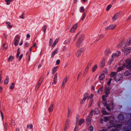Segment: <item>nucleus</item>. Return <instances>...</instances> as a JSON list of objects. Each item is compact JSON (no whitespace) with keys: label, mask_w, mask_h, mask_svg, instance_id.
I'll return each instance as SVG.
<instances>
[{"label":"nucleus","mask_w":131,"mask_h":131,"mask_svg":"<svg viewBox=\"0 0 131 131\" xmlns=\"http://www.w3.org/2000/svg\"><path fill=\"white\" fill-rule=\"evenodd\" d=\"M80 116L79 115H77L76 117V120L75 124L76 125L74 131H79L80 129V128L79 126H81L85 122L84 119L82 118L79 120Z\"/></svg>","instance_id":"1"},{"label":"nucleus","mask_w":131,"mask_h":131,"mask_svg":"<svg viewBox=\"0 0 131 131\" xmlns=\"http://www.w3.org/2000/svg\"><path fill=\"white\" fill-rule=\"evenodd\" d=\"M125 67H126L128 69H131V59H127L125 61V62L123 64Z\"/></svg>","instance_id":"2"},{"label":"nucleus","mask_w":131,"mask_h":131,"mask_svg":"<svg viewBox=\"0 0 131 131\" xmlns=\"http://www.w3.org/2000/svg\"><path fill=\"white\" fill-rule=\"evenodd\" d=\"M71 123L70 120L69 119H67L65 122L64 130L66 131L69 128Z\"/></svg>","instance_id":"3"},{"label":"nucleus","mask_w":131,"mask_h":131,"mask_svg":"<svg viewBox=\"0 0 131 131\" xmlns=\"http://www.w3.org/2000/svg\"><path fill=\"white\" fill-rule=\"evenodd\" d=\"M84 48H82L79 49L76 53V56L78 57H80L82 53L84 51Z\"/></svg>","instance_id":"4"},{"label":"nucleus","mask_w":131,"mask_h":131,"mask_svg":"<svg viewBox=\"0 0 131 131\" xmlns=\"http://www.w3.org/2000/svg\"><path fill=\"white\" fill-rule=\"evenodd\" d=\"M122 13V12H119L116 13L112 18V20L113 21H115L116 19H117L119 16H120Z\"/></svg>","instance_id":"5"},{"label":"nucleus","mask_w":131,"mask_h":131,"mask_svg":"<svg viewBox=\"0 0 131 131\" xmlns=\"http://www.w3.org/2000/svg\"><path fill=\"white\" fill-rule=\"evenodd\" d=\"M43 79L44 78L43 77L41 78L37 84L35 88V90H37L38 89L39 87L41 84L43 80Z\"/></svg>","instance_id":"6"},{"label":"nucleus","mask_w":131,"mask_h":131,"mask_svg":"<svg viewBox=\"0 0 131 131\" xmlns=\"http://www.w3.org/2000/svg\"><path fill=\"white\" fill-rule=\"evenodd\" d=\"M125 51L124 54L125 55L128 54L131 52V47H128L126 48H124Z\"/></svg>","instance_id":"7"},{"label":"nucleus","mask_w":131,"mask_h":131,"mask_svg":"<svg viewBox=\"0 0 131 131\" xmlns=\"http://www.w3.org/2000/svg\"><path fill=\"white\" fill-rule=\"evenodd\" d=\"M121 53L120 52L118 51H117L116 53H114L112 54V59L113 60L116 57H118L121 54Z\"/></svg>","instance_id":"8"},{"label":"nucleus","mask_w":131,"mask_h":131,"mask_svg":"<svg viewBox=\"0 0 131 131\" xmlns=\"http://www.w3.org/2000/svg\"><path fill=\"white\" fill-rule=\"evenodd\" d=\"M68 80V79L67 76H66V77L64 78L63 81L62 85L61 87V88L62 89L64 88L65 86V85Z\"/></svg>","instance_id":"9"},{"label":"nucleus","mask_w":131,"mask_h":131,"mask_svg":"<svg viewBox=\"0 0 131 131\" xmlns=\"http://www.w3.org/2000/svg\"><path fill=\"white\" fill-rule=\"evenodd\" d=\"M90 116H88L86 118L87 121V125H90V123L91 121V118Z\"/></svg>","instance_id":"10"},{"label":"nucleus","mask_w":131,"mask_h":131,"mask_svg":"<svg viewBox=\"0 0 131 131\" xmlns=\"http://www.w3.org/2000/svg\"><path fill=\"white\" fill-rule=\"evenodd\" d=\"M122 124H113L111 126H110L109 128L113 127L114 128H119L122 126Z\"/></svg>","instance_id":"11"},{"label":"nucleus","mask_w":131,"mask_h":131,"mask_svg":"<svg viewBox=\"0 0 131 131\" xmlns=\"http://www.w3.org/2000/svg\"><path fill=\"white\" fill-rule=\"evenodd\" d=\"M116 26V25H111L105 28V30H113L115 28Z\"/></svg>","instance_id":"12"},{"label":"nucleus","mask_w":131,"mask_h":131,"mask_svg":"<svg viewBox=\"0 0 131 131\" xmlns=\"http://www.w3.org/2000/svg\"><path fill=\"white\" fill-rule=\"evenodd\" d=\"M110 90L109 88L105 87V96L106 97H107L108 95L110 94L109 91Z\"/></svg>","instance_id":"13"},{"label":"nucleus","mask_w":131,"mask_h":131,"mask_svg":"<svg viewBox=\"0 0 131 131\" xmlns=\"http://www.w3.org/2000/svg\"><path fill=\"white\" fill-rule=\"evenodd\" d=\"M118 118L119 121H122L124 119V116L122 114H120L118 116Z\"/></svg>","instance_id":"14"},{"label":"nucleus","mask_w":131,"mask_h":131,"mask_svg":"<svg viewBox=\"0 0 131 131\" xmlns=\"http://www.w3.org/2000/svg\"><path fill=\"white\" fill-rule=\"evenodd\" d=\"M85 38V36L84 34L81 35L79 37L78 40H79L81 42H82L84 40Z\"/></svg>","instance_id":"15"},{"label":"nucleus","mask_w":131,"mask_h":131,"mask_svg":"<svg viewBox=\"0 0 131 131\" xmlns=\"http://www.w3.org/2000/svg\"><path fill=\"white\" fill-rule=\"evenodd\" d=\"M67 117H70L72 114L71 109L69 108H68Z\"/></svg>","instance_id":"16"},{"label":"nucleus","mask_w":131,"mask_h":131,"mask_svg":"<svg viewBox=\"0 0 131 131\" xmlns=\"http://www.w3.org/2000/svg\"><path fill=\"white\" fill-rule=\"evenodd\" d=\"M59 49L58 48H56L55 50L52 52L51 56V57L52 58L54 56V55L56 54H57L58 52Z\"/></svg>","instance_id":"17"},{"label":"nucleus","mask_w":131,"mask_h":131,"mask_svg":"<svg viewBox=\"0 0 131 131\" xmlns=\"http://www.w3.org/2000/svg\"><path fill=\"white\" fill-rule=\"evenodd\" d=\"M111 52L110 49H107L105 51L104 53L105 55L107 56Z\"/></svg>","instance_id":"18"},{"label":"nucleus","mask_w":131,"mask_h":131,"mask_svg":"<svg viewBox=\"0 0 131 131\" xmlns=\"http://www.w3.org/2000/svg\"><path fill=\"white\" fill-rule=\"evenodd\" d=\"M125 68V67L124 66H123V65L122 66L119 67L117 69V72H119L123 70Z\"/></svg>","instance_id":"19"},{"label":"nucleus","mask_w":131,"mask_h":131,"mask_svg":"<svg viewBox=\"0 0 131 131\" xmlns=\"http://www.w3.org/2000/svg\"><path fill=\"white\" fill-rule=\"evenodd\" d=\"M105 75L104 74H101L99 76V80L101 81L105 78Z\"/></svg>","instance_id":"20"},{"label":"nucleus","mask_w":131,"mask_h":131,"mask_svg":"<svg viewBox=\"0 0 131 131\" xmlns=\"http://www.w3.org/2000/svg\"><path fill=\"white\" fill-rule=\"evenodd\" d=\"M131 74V71H127L125 72L124 73V75L126 76H127Z\"/></svg>","instance_id":"21"},{"label":"nucleus","mask_w":131,"mask_h":131,"mask_svg":"<svg viewBox=\"0 0 131 131\" xmlns=\"http://www.w3.org/2000/svg\"><path fill=\"white\" fill-rule=\"evenodd\" d=\"M53 104H51L50 106V107L49 108L48 110L49 113L52 111L53 108Z\"/></svg>","instance_id":"22"},{"label":"nucleus","mask_w":131,"mask_h":131,"mask_svg":"<svg viewBox=\"0 0 131 131\" xmlns=\"http://www.w3.org/2000/svg\"><path fill=\"white\" fill-rule=\"evenodd\" d=\"M105 60L104 59L100 63V66L102 68H103L105 66Z\"/></svg>","instance_id":"23"},{"label":"nucleus","mask_w":131,"mask_h":131,"mask_svg":"<svg viewBox=\"0 0 131 131\" xmlns=\"http://www.w3.org/2000/svg\"><path fill=\"white\" fill-rule=\"evenodd\" d=\"M104 36V35L103 34H101L99 36V37L98 38H97L95 42H97L98 41L102 39L103 38V37Z\"/></svg>","instance_id":"24"},{"label":"nucleus","mask_w":131,"mask_h":131,"mask_svg":"<svg viewBox=\"0 0 131 131\" xmlns=\"http://www.w3.org/2000/svg\"><path fill=\"white\" fill-rule=\"evenodd\" d=\"M91 62H89L88 63V65L85 69V71H88V70H89V67H90L91 66Z\"/></svg>","instance_id":"25"},{"label":"nucleus","mask_w":131,"mask_h":131,"mask_svg":"<svg viewBox=\"0 0 131 131\" xmlns=\"http://www.w3.org/2000/svg\"><path fill=\"white\" fill-rule=\"evenodd\" d=\"M14 57L12 56L11 55L10 56L8 59V61L10 62L12 61L14 59Z\"/></svg>","instance_id":"26"},{"label":"nucleus","mask_w":131,"mask_h":131,"mask_svg":"<svg viewBox=\"0 0 131 131\" xmlns=\"http://www.w3.org/2000/svg\"><path fill=\"white\" fill-rule=\"evenodd\" d=\"M116 72H112L110 74V76L111 77H113L116 75Z\"/></svg>","instance_id":"27"},{"label":"nucleus","mask_w":131,"mask_h":131,"mask_svg":"<svg viewBox=\"0 0 131 131\" xmlns=\"http://www.w3.org/2000/svg\"><path fill=\"white\" fill-rule=\"evenodd\" d=\"M58 67V66L54 67L52 70V74H53L56 71Z\"/></svg>","instance_id":"28"},{"label":"nucleus","mask_w":131,"mask_h":131,"mask_svg":"<svg viewBox=\"0 0 131 131\" xmlns=\"http://www.w3.org/2000/svg\"><path fill=\"white\" fill-rule=\"evenodd\" d=\"M4 128L5 129L6 131H7L6 130H7V127L8 126V124L6 123H5L4 124Z\"/></svg>","instance_id":"29"},{"label":"nucleus","mask_w":131,"mask_h":131,"mask_svg":"<svg viewBox=\"0 0 131 131\" xmlns=\"http://www.w3.org/2000/svg\"><path fill=\"white\" fill-rule=\"evenodd\" d=\"M122 77H120V78L119 79H118V78L117 77H116L114 78V79L116 82H118V81H120V80H121V79H122Z\"/></svg>","instance_id":"30"},{"label":"nucleus","mask_w":131,"mask_h":131,"mask_svg":"<svg viewBox=\"0 0 131 131\" xmlns=\"http://www.w3.org/2000/svg\"><path fill=\"white\" fill-rule=\"evenodd\" d=\"M9 81V77L8 76H7L6 79L5 80L4 83L5 84H7Z\"/></svg>","instance_id":"31"},{"label":"nucleus","mask_w":131,"mask_h":131,"mask_svg":"<svg viewBox=\"0 0 131 131\" xmlns=\"http://www.w3.org/2000/svg\"><path fill=\"white\" fill-rule=\"evenodd\" d=\"M124 44V41H122L121 42V43L118 45L117 46V47L118 48H120Z\"/></svg>","instance_id":"32"},{"label":"nucleus","mask_w":131,"mask_h":131,"mask_svg":"<svg viewBox=\"0 0 131 131\" xmlns=\"http://www.w3.org/2000/svg\"><path fill=\"white\" fill-rule=\"evenodd\" d=\"M97 68V66L96 64H95L93 67L92 70L93 72H94L95 71L96 69Z\"/></svg>","instance_id":"33"},{"label":"nucleus","mask_w":131,"mask_h":131,"mask_svg":"<svg viewBox=\"0 0 131 131\" xmlns=\"http://www.w3.org/2000/svg\"><path fill=\"white\" fill-rule=\"evenodd\" d=\"M20 48H19L17 49V53L16 56V57L18 58L19 57V55L20 53Z\"/></svg>","instance_id":"34"},{"label":"nucleus","mask_w":131,"mask_h":131,"mask_svg":"<svg viewBox=\"0 0 131 131\" xmlns=\"http://www.w3.org/2000/svg\"><path fill=\"white\" fill-rule=\"evenodd\" d=\"M82 42H81L79 40H78V41L76 43V46L77 47H80V45Z\"/></svg>","instance_id":"35"},{"label":"nucleus","mask_w":131,"mask_h":131,"mask_svg":"<svg viewBox=\"0 0 131 131\" xmlns=\"http://www.w3.org/2000/svg\"><path fill=\"white\" fill-rule=\"evenodd\" d=\"M14 0H5V1L6 2V4L7 5H9L10 4V2L14 1Z\"/></svg>","instance_id":"36"},{"label":"nucleus","mask_w":131,"mask_h":131,"mask_svg":"<svg viewBox=\"0 0 131 131\" xmlns=\"http://www.w3.org/2000/svg\"><path fill=\"white\" fill-rule=\"evenodd\" d=\"M102 99L103 100V101H104L105 102H104V105H106V99L105 98V95H103L102 97Z\"/></svg>","instance_id":"37"},{"label":"nucleus","mask_w":131,"mask_h":131,"mask_svg":"<svg viewBox=\"0 0 131 131\" xmlns=\"http://www.w3.org/2000/svg\"><path fill=\"white\" fill-rule=\"evenodd\" d=\"M131 43V39L129 40H127L126 43L125 45L127 46L129 45Z\"/></svg>","instance_id":"38"},{"label":"nucleus","mask_w":131,"mask_h":131,"mask_svg":"<svg viewBox=\"0 0 131 131\" xmlns=\"http://www.w3.org/2000/svg\"><path fill=\"white\" fill-rule=\"evenodd\" d=\"M103 87H102L100 88L98 90V92L100 94H101L102 93V92L103 90Z\"/></svg>","instance_id":"39"},{"label":"nucleus","mask_w":131,"mask_h":131,"mask_svg":"<svg viewBox=\"0 0 131 131\" xmlns=\"http://www.w3.org/2000/svg\"><path fill=\"white\" fill-rule=\"evenodd\" d=\"M89 98V96H88V94L87 93H85L84 95L83 98L84 99H86L87 98Z\"/></svg>","instance_id":"40"},{"label":"nucleus","mask_w":131,"mask_h":131,"mask_svg":"<svg viewBox=\"0 0 131 131\" xmlns=\"http://www.w3.org/2000/svg\"><path fill=\"white\" fill-rule=\"evenodd\" d=\"M131 115V114L130 115ZM127 124L129 126L131 127V117L130 119L128 120L127 122Z\"/></svg>","instance_id":"41"},{"label":"nucleus","mask_w":131,"mask_h":131,"mask_svg":"<svg viewBox=\"0 0 131 131\" xmlns=\"http://www.w3.org/2000/svg\"><path fill=\"white\" fill-rule=\"evenodd\" d=\"M99 113V111L98 109L96 108L95 110V114H97Z\"/></svg>","instance_id":"42"},{"label":"nucleus","mask_w":131,"mask_h":131,"mask_svg":"<svg viewBox=\"0 0 131 131\" xmlns=\"http://www.w3.org/2000/svg\"><path fill=\"white\" fill-rule=\"evenodd\" d=\"M102 112L103 115H107L108 114L107 112L104 110H102Z\"/></svg>","instance_id":"43"},{"label":"nucleus","mask_w":131,"mask_h":131,"mask_svg":"<svg viewBox=\"0 0 131 131\" xmlns=\"http://www.w3.org/2000/svg\"><path fill=\"white\" fill-rule=\"evenodd\" d=\"M20 39V36L18 35H17L15 36V38L14 40H19Z\"/></svg>","instance_id":"44"},{"label":"nucleus","mask_w":131,"mask_h":131,"mask_svg":"<svg viewBox=\"0 0 131 131\" xmlns=\"http://www.w3.org/2000/svg\"><path fill=\"white\" fill-rule=\"evenodd\" d=\"M7 45L6 44H4L3 45V49H5V50H6L7 49Z\"/></svg>","instance_id":"45"},{"label":"nucleus","mask_w":131,"mask_h":131,"mask_svg":"<svg viewBox=\"0 0 131 131\" xmlns=\"http://www.w3.org/2000/svg\"><path fill=\"white\" fill-rule=\"evenodd\" d=\"M47 26L46 25H45L43 27L42 29L43 31L44 32H45L46 30V29L47 28Z\"/></svg>","instance_id":"46"},{"label":"nucleus","mask_w":131,"mask_h":131,"mask_svg":"<svg viewBox=\"0 0 131 131\" xmlns=\"http://www.w3.org/2000/svg\"><path fill=\"white\" fill-rule=\"evenodd\" d=\"M104 121L106 122L107 121H109L110 119V118L109 117H104Z\"/></svg>","instance_id":"47"},{"label":"nucleus","mask_w":131,"mask_h":131,"mask_svg":"<svg viewBox=\"0 0 131 131\" xmlns=\"http://www.w3.org/2000/svg\"><path fill=\"white\" fill-rule=\"evenodd\" d=\"M53 40L51 38H50V41H49V46H51L53 43Z\"/></svg>","instance_id":"48"},{"label":"nucleus","mask_w":131,"mask_h":131,"mask_svg":"<svg viewBox=\"0 0 131 131\" xmlns=\"http://www.w3.org/2000/svg\"><path fill=\"white\" fill-rule=\"evenodd\" d=\"M15 40V41L14 43V45L16 46L18 45V42L19 41V40Z\"/></svg>","instance_id":"49"},{"label":"nucleus","mask_w":131,"mask_h":131,"mask_svg":"<svg viewBox=\"0 0 131 131\" xmlns=\"http://www.w3.org/2000/svg\"><path fill=\"white\" fill-rule=\"evenodd\" d=\"M86 17V13L85 12L83 13V14L82 17V20H83Z\"/></svg>","instance_id":"50"},{"label":"nucleus","mask_w":131,"mask_h":131,"mask_svg":"<svg viewBox=\"0 0 131 131\" xmlns=\"http://www.w3.org/2000/svg\"><path fill=\"white\" fill-rule=\"evenodd\" d=\"M124 131H131V128L129 129L128 127H124Z\"/></svg>","instance_id":"51"},{"label":"nucleus","mask_w":131,"mask_h":131,"mask_svg":"<svg viewBox=\"0 0 131 131\" xmlns=\"http://www.w3.org/2000/svg\"><path fill=\"white\" fill-rule=\"evenodd\" d=\"M6 24L8 25V26L9 27V28H11L12 27V25H10V23L9 22L7 21V22L6 23Z\"/></svg>","instance_id":"52"},{"label":"nucleus","mask_w":131,"mask_h":131,"mask_svg":"<svg viewBox=\"0 0 131 131\" xmlns=\"http://www.w3.org/2000/svg\"><path fill=\"white\" fill-rule=\"evenodd\" d=\"M15 85V83H12V85L11 86H10V89L13 90L14 88Z\"/></svg>","instance_id":"53"},{"label":"nucleus","mask_w":131,"mask_h":131,"mask_svg":"<svg viewBox=\"0 0 131 131\" xmlns=\"http://www.w3.org/2000/svg\"><path fill=\"white\" fill-rule=\"evenodd\" d=\"M30 127V129H32L33 128V126L32 124H31L30 125L28 124L27 125V128Z\"/></svg>","instance_id":"54"},{"label":"nucleus","mask_w":131,"mask_h":131,"mask_svg":"<svg viewBox=\"0 0 131 131\" xmlns=\"http://www.w3.org/2000/svg\"><path fill=\"white\" fill-rule=\"evenodd\" d=\"M94 129L93 127L92 126L90 127L89 128V130L90 131H93Z\"/></svg>","instance_id":"55"},{"label":"nucleus","mask_w":131,"mask_h":131,"mask_svg":"<svg viewBox=\"0 0 131 131\" xmlns=\"http://www.w3.org/2000/svg\"><path fill=\"white\" fill-rule=\"evenodd\" d=\"M111 7L112 5H108L106 8V10L107 11H108Z\"/></svg>","instance_id":"56"},{"label":"nucleus","mask_w":131,"mask_h":131,"mask_svg":"<svg viewBox=\"0 0 131 131\" xmlns=\"http://www.w3.org/2000/svg\"><path fill=\"white\" fill-rule=\"evenodd\" d=\"M112 80V78H110L109 79V80L108 81V82L107 83V85L108 86H110L111 82V81Z\"/></svg>","instance_id":"57"},{"label":"nucleus","mask_w":131,"mask_h":131,"mask_svg":"<svg viewBox=\"0 0 131 131\" xmlns=\"http://www.w3.org/2000/svg\"><path fill=\"white\" fill-rule=\"evenodd\" d=\"M77 27L78 24H76L73 25L72 27L76 30L77 28Z\"/></svg>","instance_id":"58"},{"label":"nucleus","mask_w":131,"mask_h":131,"mask_svg":"<svg viewBox=\"0 0 131 131\" xmlns=\"http://www.w3.org/2000/svg\"><path fill=\"white\" fill-rule=\"evenodd\" d=\"M80 12L81 13L83 12L84 11V8L83 7H80Z\"/></svg>","instance_id":"59"},{"label":"nucleus","mask_w":131,"mask_h":131,"mask_svg":"<svg viewBox=\"0 0 131 131\" xmlns=\"http://www.w3.org/2000/svg\"><path fill=\"white\" fill-rule=\"evenodd\" d=\"M93 111V110H91L90 114V115L89 116H90L91 117H92Z\"/></svg>","instance_id":"60"},{"label":"nucleus","mask_w":131,"mask_h":131,"mask_svg":"<svg viewBox=\"0 0 131 131\" xmlns=\"http://www.w3.org/2000/svg\"><path fill=\"white\" fill-rule=\"evenodd\" d=\"M75 29L74 28H71L70 31V32L73 33L75 31Z\"/></svg>","instance_id":"61"},{"label":"nucleus","mask_w":131,"mask_h":131,"mask_svg":"<svg viewBox=\"0 0 131 131\" xmlns=\"http://www.w3.org/2000/svg\"><path fill=\"white\" fill-rule=\"evenodd\" d=\"M1 114L2 117V120L3 121L4 118V116L2 112L1 111Z\"/></svg>","instance_id":"62"},{"label":"nucleus","mask_w":131,"mask_h":131,"mask_svg":"<svg viewBox=\"0 0 131 131\" xmlns=\"http://www.w3.org/2000/svg\"><path fill=\"white\" fill-rule=\"evenodd\" d=\"M106 108L107 110L110 111L111 109L109 107V105L108 104H107L106 105Z\"/></svg>","instance_id":"63"},{"label":"nucleus","mask_w":131,"mask_h":131,"mask_svg":"<svg viewBox=\"0 0 131 131\" xmlns=\"http://www.w3.org/2000/svg\"><path fill=\"white\" fill-rule=\"evenodd\" d=\"M86 99H84V98H83V100H81L80 102V103L81 104H82L85 101V100Z\"/></svg>","instance_id":"64"}]
</instances>
